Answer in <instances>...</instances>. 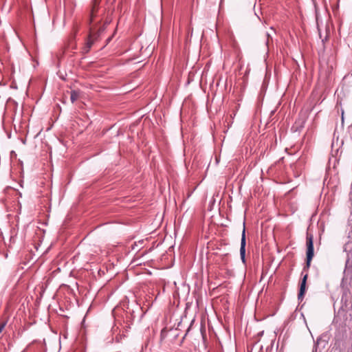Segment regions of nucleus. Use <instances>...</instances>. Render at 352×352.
<instances>
[{"label":"nucleus","instance_id":"3","mask_svg":"<svg viewBox=\"0 0 352 352\" xmlns=\"http://www.w3.org/2000/svg\"><path fill=\"white\" fill-rule=\"evenodd\" d=\"M307 277H308V274H305L302 279L301 283H300V290H299V293L298 294V299L300 300H302L304 298V295H305V293L306 291V283H307Z\"/></svg>","mask_w":352,"mask_h":352},{"label":"nucleus","instance_id":"2","mask_svg":"<svg viewBox=\"0 0 352 352\" xmlns=\"http://www.w3.org/2000/svg\"><path fill=\"white\" fill-rule=\"evenodd\" d=\"M245 245H246V239H245V223H243V229L241 235V248H240V256L243 263L245 261Z\"/></svg>","mask_w":352,"mask_h":352},{"label":"nucleus","instance_id":"6","mask_svg":"<svg viewBox=\"0 0 352 352\" xmlns=\"http://www.w3.org/2000/svg\"><path fill=\"white\" fill-rule=\"evenodd\" d=\"M79 94L76 91H72L70 94V100L72 103H74L78 98Z\"/></svg>","mask_w":352,"mask_h":352},{"label":"nucleus","instance_id":"9","mask_svg":"<svg viewBox=\"0 0 352 352\" xmlns=\"http://www.w3.org/2000/svg\"><path fill=\"white\" fill-rule=\"evenodd\" d=\"M3 327V326H2L1 328H0V332L1 331V329Z\"/></svg>","mask_w":352,"mask_h":352},{"label":"nucleus","instance_id":"7","mask_svg":"<svg viewBox=\"0 0 352 352\" xmlns=\"http://www.w3.org/2000/svg\"><path fill=\"white\" fill-rule=\"evenodd\" d=\"M341 124L344 126V110L341 109Z\"/></svg>","mask_w":352,"mask_h":352},{"label":"nucleus","instance_id":"8","mask_svg":"<svg viewBox=\"0 0 352 352\" xmlns=\"http://www.w3.org/2000/svg\"><path fill=\"white\" fill-rule=\"evenodd\" d=\"M266 36H267V43H268V42H269V39H270V34H269L268 33H267V34H266Z\"/></svg>","mask_w":352,"mask_h":352},{"label":"nucleus","instance_id":"4","mask_svg":"<svg viewBox=\"0 0 352 352\" xmlns=\"http://www.w3.org/2000/svg\"><path fill=\"white\" fill-rule=\"evenodd\" d=\"M105 30V26L102 25L99 28L96 32H91L89 35H93L92 38L96 41H97L100 36L104 33Z\"/></svg>","mask_w":352,"mask_h":352},{"label":"nucleus","instance_id":"5","mask_svg":"<svg viewBox=\"0 0 352 352\" xmlns=\"http://www.w3.org/2000/svg\"><path fill=\"white\" fill-rule=\"evenodd\" d=\"M92 36H93V35H89L88 39L85 43L84 49H83L84 52H85V53H87L90 50L92 45L95 42V41L92 38Z\"/></svg>","mask_w":352,"mask_h":352},{"label":"nucleus","instance_id":"1","mask_svg":"<svg viewBox=\"0 0 352 352\" xmlns=\"http://www.w3.org/2000/svg\"><path fill=\"white\" fill-rule=\"evenodd\" d=\"M307 258H306V266L305 270H308L311 265V261L314 257V241L311 235H307Z\"/></svg>","mask_w":352,"mask_h":352}]
</instances>
